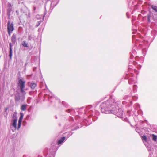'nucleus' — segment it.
I'll list each match as a JSON object with an SVG mask.
<instances>
[{"instance_id":"1","label":"nucleus","mask_w":157,"mask_h":157,"mask_svg":"<svg viewBox=\"0 0 157 157\" xmlns=\"http://www.w3.org/2000/svg\"><path fill=\"white\" fill-rule=\"evenodd\" d=\"M101 111L103 113H109L112 111L115 110V107L112 103L108 101L102 103L101 105Z\"/></svg>"},{"instance_id":"2","label":"nucleus","mask_w":157,"mask_h":157,"mask_svg":"<svg viewBox=\"0 0 157 157\" xmlns=\"http://www.w3.org/2000/svg\"><path fill=\"white\" fill-rule=\"evenodd\" d=\"M25 82L20 79L18 81V85L20 88L21 92L22 93L24 92V88L25 87Z\"/></svg>"},{"instance_id":"3","label":"nucleus","mask_w":157,"mask_h":157,"mask_svg":"<svg viewBox=\"0 0 157 157\" xmlns=\"http://www.w3.org/2000/svg\"><path fill=\"white\" fill-rule=\"evenodd\" d=\"M7 31L9 36H10L11 32L13 31L14 29V24L13 22L10 23V21H9L7 24Z\"/></svg>"},{"instance_id":"4","label":"nucleus","mask_w":157,"mask_h":157,"mask_svg":"<svg viewBox=\"0 0 157 157\" xmlns=\"http://www.w3.org/2000/svg\"><path fill=\"white\" fill-rule=\"evenodd\" d=\"M13 118L14 119L12 121V125L16 129L17 128V117H16V113L13 114Z\"/></svg>"},{"instance_id":"5","label":"nucleus","mask_w":157,"mask_h":157,"mask_svg":"<svg viewBox=\"0 0 157 157\" xmlns=\"http://www.w3.org/2000/svg\"><path fill=\"white\" fill-rule=\"evenodd\" d=\"M24 115L22 113H21L20 116L18 121V128L19 129L21 127V124L23 117Z\"/></svg>"},{"instance_id":"6","label":"nucleus","mask_w":157,"mask_h":157,"mask_svg":"<svg viewBox=\"0 0 157 157\" xmlns=\"http://www.w3.org/2000/svg\"><path fill=\"white\" fill-rule=\"evenodd\" d=\"M9 46H10V51H9V57L10 59H11L12 55V46H11V43H10L9 44Z\"/></svg>"},{"instance_id":"7","label":"nucleus","mask_w":157,"mask_h":157,"mask_svg":"<svg viewBox=\"0 0 157 157\" xmlns=\"http://www.w3.org/2000/svg\"><path fill=\"white\" fill-rule=\"evenodd\" d=\"M65 139V137H62L59 140L58 142V144L59 145L61 144L64 141Z\"/></svg>"},{"instance_id":"8","label":"nucleus","mask_w":157,"mask_h":157,"mask_svg":"<svg viewBox=\"0 0 157 157\" xmlns=\"http://www.w3.org/2000/svg\"><path fill=\"white\" fill-rule=\"evenodd\" d=\"M11 41L14 44L16 41V37L15 35L13 34L11 37Z\"/></svg>"},{"instance_id":"9","label":"nucleus","mask_w":157,"mask_h":157,"mask_svg":"<svg viewBox=\"0 0 157 157\" xmlns=\"http://www.w3.org/2000/svg\"><path fill=\"white\" fill-rule=\"evenodd\" d=\"M36 86V84L35 83H31L30 85V87L31 89H33Z\"/></svg>"},{"instance_id":"10","label":"nucleus","mask_w":157,"mask_h":157,"mask_svg":"<svg viewBox=\"0 0 157 157\" xmlns=\"http://www.w3.org/2000/svg\"><path fill=\"white\" fill-rule=\"evenodd\" d=\"M26 105H23L21 106V109L22 111H24L26 109Z\"/></svg>"},{"instance_id":"11","label":"nucleus","mask_w":157,"mask_h":157,"mask_svg":"<svg viewBox=\"0 0 157 157\" xmlns=\"http://www.w3.org/2000/svg\"><path fill=\"white\" fill-rule=\"evenodd\" d=\"M152 140L154 141H156L157 139L156 136L154 134H152Z\"/></svg>"},{"instance_id":"12","label":"nucleus","mask_w":157,"mask_h":157,"mask_svg":"<svg viewBox=\"0 0 157 157\" xmlns=\"http://www.w3.org/2000/svg\"><path fill=\"white\" fill-rule=\"evenodd\" d=\"M141 138L143 140H144L145 142H147V138L145 135H143L141 136Z\"/></svg>"},{"instance_id":"13","label":"nucleus","mask_w":157,"mask_h":157,"mask_svg":"<svg viewBox=\"0 0 157 157\" xmlns=\"http://www.w3.org/2000/svg\"><path fill=\"white\" fill-rule=\"evenodd\" d=\"M151 8L155 11L157 12V6L152 5Z\"/></svg>"},{"instance_id":"14","label":"nucleus","mask_w":157,"mask_h":157,"mask_svg":"<svg viewBox=\"0 0 157 157\" xmlns=\"http://www.w3.org/2000/svg\"><path fill=\"white\" fill-rule=\"evenodd\" d=\"M22 45L24 46V47H28L27 44L26 43V42L25 41H23L22 44Z\"/></svg>"},{"instance_id":"15","label":"nucleus","mask_w":157,"mask_h":157,"mask_svg":"<svg viewBox=\"0 0 157 157\" xmlns=\"http://www.w3.org/2000/svg\"><path fill=\"white\" fill-rule=\"evenodd\" d=\"M20 99V97H17L16 96H15V101H17L19 100Z\"/></svg>"},{"instance_id":"16","label":"nucleus","mask_w":157,"mask_h":157,"mask_svg":"<svg viewBox=\"0 0 157 157\" xmlns=\"http://www.w3.org/2000/svg\"><path fill=\"white\" fill-rule=\"evenodd\" d=\"M8 107H6V108L5 109V112H6L7 111V110H8Z\"/></svg>"},{"instance_id":"17","label":"nucleus","mask_w":157,"mask_h":157,"mask_svg":"<svg viewBox=\"0 0 157 157\" xmlns=\"http://www.w3.org/2000/svg\"><path fill=\"white\" fill-rule=\"evenodd\" d=\"M147 19H148V21L149 22H150V17H149V16H148Z\"/></svg>"},{"instance_id":"18","label":"nucleus","mask_w":157,"mask_h":157,"mask_svg":"<svg viewBox=\"0 0 157 157\" xmlns=\"http://www.w3.org/2000/svg\"><path fill=\"white\" fill-rule=\"evenodd\" d=\"M35 9H36V8H35V7H34V10H35Z\"/></svg>"}]
</instances>
